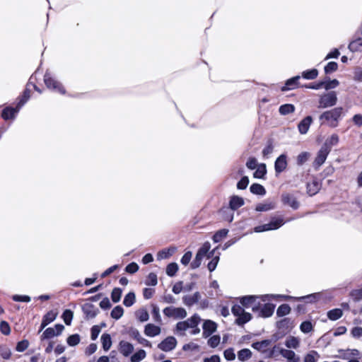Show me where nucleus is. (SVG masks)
<instances>
[{"label":"nucleus","instance_id":"obj_1","mask_svg":"<svg viewBox=\"0 0 362 362\" xmlns=\"http://www.w3.org/2000/svg\"><path fill=\"white\" fill-rule=\"evenodd\" d=\"M344 116V108L337 107L322 112L320 115L319 119L321 125H327L331 128H335L339 125Z\"/></svg>","mask_w":362,"mask_h":362},{"label":"nucleus","instance_id":"obj_31","mask_svg":"<svg viewBox=\"0 0 362 362\" xmlns=\"http://www.w3.org/2000/svg\"><path fill=\"white\" fill-rule=\"evenodd\" d=\"M284 224V219L281 217H274L271 219L270 222L267 223V226L271 228L272 230H276L279 228Z\"/></svg>","mask_w":362,"mask_h":362},{"label":"nucleus","instance_id":"obj_47","mask_svg":"<svg viewBox=\"0 0 362 362\" xmlns=\"http://www.w3.org/2000/svg\"><path fill=\"white\" fill-rule=\"evenodd\" d=\"M318 75V71L316 69L304 71L302 73V76L308 80H313L317 78Z\"/></svg>","mask_w":362,"mask_h":362},{"label":"nucleus","instance_id":"obj_53","mask_svg":"<svg viewBox=\"0 0 362 362\" xmlns=\"http://www.w3.org/2000/svg\"><path fill=\"white\" fill-rule=\"evenodd\" d=\"M122 294V290L120 288H115L111 293V299L114 303L119 302Z\"/></svg>","mask_w":362,"mask_h":362},{"label":"nucleus","instance_id":"obj_13","mask_svg":"<svg viewBox=\"0 0 362 362\" xmlns=\"http://www.w3.org/2000/svg\"><path fill=\"white\" fill-rule=\"evenodd\" d=\"M274 309V304L269 303H265L259 308V310L257 313V317L264 318L269 317L273 315Z\"/></svg>","mask_w":362,"mask_h":362},{"label":"nucleus","instance_id":"obj_39","mask_svg":"<svg viewBox=\"0 0 362 362\" xmlns=\"http://www.w3.org/2000/svg\"><path fill=\"white\" fill-rule=\"evenodd\" d=\"M362 47V37H358L356 40L351 41L349 45V49L351 52H357L361 50Z\"/></svg>","mask_w":362,"mask_h":362},{"label":"nucleus","instance_id":"obj_26","mask_svg":"<svg viewBox=\"0 0 362 362\" xmlns=\"http://www.w3.org/2000/svg\"><path fill=\"white\" fill-rule=\"evenodd\" d=\"M307 192L310 196H313L316 194L320 189V185L316 180H313L312 182H309L307 184Z\"/></svg>","mask_w":362,"mask_h":362},{"label":"nucleus","instance_id":"obj_23","mask_svg":"<svg viewBox=\"0 0 362 362\" xmlns=\"http://www.w3.org/2000/svg\"><path fill=\"white\" fill-rule=\"evenodd\" d=\"M19 110L20 109H18L17 106L15 108L7 107L3 110L1 117L5 120L13 119Z\"/></svg>","mask_w":362,"mask_h":362},{"label":"nucleus","instance_id":"obj_10","mask_svg":"<svg viewBox=\"0 0 362 362\" xmlns=\"http://www.w3.org/2000/svg\"><path fill=\"white\" fill-rule=\"evenodd\" d=\"M219 248V246H217L211 251H209L206 256L207 258H212V259L208 263L207 268L210 272H213L216 269L217 264L219 261V253L216 255V250Z\"/></svg>","mask_w":362,"mask_h":362},{"label":"nucleus","instance_id":"obj_64","mask_svg":"<svg viewBox=\"0 0 362 362\" xmlns=\"http://www.w3.org/2000/svg\"><path fill=\"white\" fill-rule=\"evenodd\" d=\"M354 80L362 82V67L357 66L354 72Z\"/></svg>","mask_w":362,"mask_h":362},{"label":"nucleus","instance_id":"obj_56","mask_svg":"<svg viewBox=\"0 0 362 362\" xmlns=\"http://www.w3.org/2000/svg\"><path fill=\"white\" fill-rule=\"evenodd\" d=\"M80 339L79 334H74L67 338L66 342L70 346H74L80 342Z\"/></svg>","mask_w":362,"mask_h":362},{"label":"nucleus","instance_id":"obj_19","mask_svg":"<svg viewBox=\"0 0 362 362\" xmlns=\"http://www.w3.org/2000/svg\"><path fill=\"white\" fill-rule=\"evenodd\" d=\"M313 122V117L307 116L302 119L298 125V131L300 134H305L308 132L311 123Z\"/></svg>","mask_w":362,"mask_h":362},{"label":"nucleus","instance_id":"obj_52","mask_svg":"<svg viewBox=\"0 0 362 362\" xmlns=\"http://www.w3.org/2000/svg\"><path fill=\"white\" fill-rule=\"evenodd\" d=\"M310 154L308 152H302L298 156L296 159V163L298 165H303L305 163H306Z\"/></svg>","mask_w":362,"mask_h":362},{"label":"nucleus","instance_id":"obj_6","mask_svg":"<svg viewBox=\"0 0 362 362\" xmlns=\"http://www.w3.org/2000/svg\"><path fill=\"white\" fill-rule=\"evenodd\" d=\"M177 344V339L172 336L166 337L158 344V348L163 351L168 352L175 349Z\"/></svg>","mask_w":362,"mask_h":362},{"label":"nucleus","instance_id":"obj_15","mask_svg":"<svg viewBox=\"0 0 362 362\" xmlns=\"http://www.w3.org/2000/svg\"><path fill=\"white\" fill-rule=\"evenodd\" d=\"M272 339H264L261 341L253 342L251 346L254 349L266 355L267 353L268 348L272 344Z\"/></svg>","mask_w":362,"mask_h":362},{"label":"nucleus","instance_id":"obj_11","mask_svg":"<svg viewBox=\"0 0 362 362\" xmlns=\"http://www.w3.org/2000/svg\"><path fill=\"white\" fill-rule=\"evenodd\" d=\"M276 327L282 333H287L293 327V321L289 317H285L276 322Z\"/></svg>","mask_w":362,"mask_h":362},{"label":"nucleus","instance_id":"obj_29","mask_svg":"<svg viewBox=\"0 0 362 362\" xmlns=\"http://www.w3.org/2000/svg\"><path fill=\"white\" fill-rule=\"evenodd\" d=\"M250 190L251 193L257 195H261L264 196L266 194V189L265 188L260 184L258 183H254L252 184L250 187Z\"/></svg>","mask_w":362,"mask_h":362},{"label":"nucleus","instance_id":"obj_36","mask_svg":"<svg viewBox=\"0 0 362 362\" xmlns=\"http://www.w3.org/2000/svg\"><path fill=\"white\" fill-rule=\"evenodd\" d=\"M252 353L249 349H243L238 352V358L240 361H245L252 357Z\"/></svg>","mask_w":362,"mask_h":362},{"label":"nucleus","instance_id":"obj_58","mask_svg":"<svg viewBox=\"0 0 362 362\" xmlns=\"http://www.w3.org/2000/svg\"><path fill=\"white\" fill-rule=\"evenodd\" d=\"M285 345L288 348L296 349L299 346V341L294 337H290L286 339Z\"/></svg>","mask_w":362,"mask_h":362},{"label":"nucleus","instance_id":"obj_57","mask_svg":"<svg viewBox=\"0 0 362 362\" xmlns=\"http://www.w3.org/2000/svg\"><path fill=\"white\" fill-rule=\"evenodd\" d=\"M0 356L4 359H9L11 356V349L8 347H7L6 345H1L0 346Z\"/></svg>","mask_w":362,"mask_h":362},{"label":"nucleus","instance_id":"obj_42","mask_svg":"<svg viewBox=\"0 0 362 362\" xmlns=\"http://www.w3.org/2000/svg\"><path fill=\"white\" fill-rule=\"evenodd\" d=\"M136 301V296L134 292H129L124 298L123 304L126 307H130L134 304Z\"/></svg>","mask_w":362,"mask_h":362},{"label":"nucleus","instance_id":"obj_38","mask_svg":"<svg viewBox=\"0 0 362 362\" xmlns=\"http://www.w3.org/2000/svg\"><path fill=\"white\" fill-rule=\"evenodd\" d=\"M295 106L292 104H284L279 107V112L281 115H286L295 111Z\"/></svg>","mask_w":362,"mask_h":362},{"label":"nucleus","instance_id":"obj_60","mask_svg":"<svg viewBox=\"0 0 362 362\" xmlns=\"http://www.w3.org/2000/svg\"><path fill=\"white\" fill-rule=\"evenodd\" d=\"M300 329L303 333H309L313 330V325L310 321L303 322L300 325Z\"/></svg>","mask_w":362,"mask_h":362},{"label":"nucleus","instance_id":"obj_40","mask_svg":"<svg viewBox=\"0 0 362 362\" xmlns=\"http://www.w3.org/2000/svg\"><path fill=\"white\" fill-rule=\"evenodd\" d=\"M201 321L199 315L197 313L194 314L191 317L188 318L185 322L188 324L189 328H194L198 326Z\"/></svg>","mask_w":362,"mask_h":362},{"label":"nucleus","instance_id":"obj_24","mask_svg":"<svg viewBox=\"0 0 362 362\" xmlns=\"http://www.w3.org/2000/svg\"><path fill=\"white\" fill-rule=\"evenodd\" d=\"M244 205V199L238 196H232L229 202V207L232 211L237 210Z\"/></svg>","mask_w":362,"mask_h":362},{"label":"nucleus","instance_id":"obj_49","mask_svg":"<svg viewBox=\"0 0 362 362\" xmlns=\"http://www.w3.org/2000/svg\"><path fill=\"white\" fill-rule=\"evenodd\" d=\"M62 318L66 325H70L74 317V313L69 309L65 310L62 313Z\"/></svg>","mask_w":362,"mask_h":362},{"label":"nucleus","instance_id":"obj_22","mask_svg":"<svg viewBox=\"0 0 362 362\" xmlns=\"http://www.w3.org/2000/svg\"><path fill=\"white\" fill-rule=\"evenodd\" d=\"M320 293H315L305 296L294 298L290 296H286L287 299L294 298L297 300H304L306 303H315L320 299Z\"/></svg>","mask_w":362,"mask_h":362},{"label":"nucleus","instance_id":"obj_46","mask_svg":"<svg viewBox=\"0 0 362 362\" xmlns=\"http://www.w3.org/2000/svg\"><path fill=\"white\" fill-rule=\"evenodd\" d=\"M267 173L266 165L262 163L258 165L257 169L254 173L253 176L255 178H263Z\"/></svg>","mask_w":362,"mask_h":362},{"label":"nucleus","instance_id":"obj_2","mask_svg":"<svg viewBox=\"0 0 362 362\" xmlns=\"http://www.w3.org/2000/svg\"><path fill=\"white\" fill-rule=\"evenodd\" d=\"M211 248V244L209 242H205L202 246L198 250L195 258L191 262L190 267L194 269L200 267L203 258L206 256Z\"/></svg>","mask_w":362,"mask_h":362},{"label":"nucleus","instance_id":"obj_7","mask_svg":"<svg viewBox=\"0 0 362 362\" xmlns=\"http://www.w3.org/2000/svg\"><path fill=\"white\" fill-rule=\"evenodd\" d=\"M82 311L85 315V319L89 320L96 317L99 313L98 308H97L93 304L86 303L82 305Z\"/></svg>","mask_w":362,"mask_h":362},{"label":"nucleus","instance_id":"obj_4","mask_svg":"<svg viewBox=\"0 0 362 362\" xmlns=\"http://www.w3.org/2000/svg\"><path fill=\"white\" fill-rule=\"evenodd\" d=\"M44 81L48 88L52 89L53 90L61 94H64L66 93L63 86L59 81L52 78L50 73L47 71L44 76Z\"/></svg>","mask_w":362,"mask_h":362},{"label":"nucleus","instance_id":"obj_16","mask_svg":"<svg viewBox=\"0 0 362 362\" xmlns=\"http://www.w3.org/2000/svg\"><path fill=\"white\" fill-rule=\"evenodd\" d=\"M339 141V137L337 134H332L328 137L321 147L324 148L329 152L331 151L332 148L337 146Z\"/></svg>","mask_w":362,"mask_h":362},{"label":"nucleus","instance_id":"obj_34","mask_svg":"<svg viewBox=\"0 0 362 362\" xmlns=\"http://www.w3.org/2000/svg\"><path fill=\"white\" fill-rule=\"evenodd\" d=\"M228 233V230L223 228L216 231L212 237V240L214 243H219L223 238H225Z\"/></svg>","mask_w":362,"mask_h":362},{"label":"nucleus","instance_id":"obj_43","mask_svg":"<svg viewBox=\"0 0 362 362\" xmlns=\"http://www.w3.org/2000/svg\"><path fill=\"white\" fill-rule=\"evenodd\" d=\"M188 327V324L185 321H180L178 322L175 327V332L178 333L180 336H185V331H186Z\"/></svg>","mask_w":362,"mask_h":362},{"label":"nucleus","instance_id":"obj_59","mask_svg":"<svg viewBox=\"0 0 362 362\" xmlns=\"http://www.w3.org/2000/svg\"><path fill=\"white\" fill-rule=\"evenodd\" d=\"M338 69V64L335 62H330L325 66V72L326 74L334 72Z\"/></svg>","mask_w":362,"mask_h":362},{"label":"nucleus","instance_id":"obj_14","mask_svg":"<svg viewBox=\"0 0 362 362\" xmlns=\"http://www.w3.org/2000/svg\"><path fill=\"white\" fill-rule=\"evenodd\" d=\"M217 328V325L212 320H206L204 322L202 329H203V337L204 338H207L211 336L214 332H216Z\"/></svg>","mask_w":362,"mask_h":362},{"label":"nucleus","instance_id":"obj_63","mask_svg":"<svg viewBox=\"0 0 362 362\" xmlns=\"http://www.w3.org/2000/svg\"><path fill=\"white\" fill-rule=\"evenodd\" d=\"M220 337L218 335H214L208 340V345L211 348H216L220 343Z\"/></svg>","mask_w":362,"mask_h":362},{"label":"nucleus","instance_id":"obj_51","mask_svg":"<svg viewBox=\"0 0 362 362\" xmlns=\"http://www.w3.org/2000/svg\"><path fill=\"white\" fill-rule=\"evenodd\" d=\"M54 336H57L55 334L54 329L52 327H48L44 331V332L42 333V334L40 337V339L42 341L45 339H52Z\"/></svg>","mask_w":362,"mask_h":362},{"label":"nucleus","instance_id":"obj_62","mask_svg":"<svg viewBox=\"0 0 362 362\" xmlns=\"http://www.w3.org/2000/svg\"><path fill=\"white\" fill-rule=\"evenodd\" d=\"M316 357H319V354L315 351H311L304 357V362H317Z\"/></svg>","mask_w":362,"mask_h":362},{"label":"nucleus","instance_id":"obj_8","mask_svg":"<svg viewBox=\"0 0 362 362\" xmlns=\"http://www.w3.org/2000/svg\"><path fill=\"white\" fill-rule=\"evenodd\" d=\"M328 151L321 147L317 152V156L313 161V167L315 170H318L319 168L325 162L329 153Z\"/></svg>","mask_w":362,"mask_h":362},{"label":"nucleus","instance_id":"obj_5","mask_svg":"<svg viewBox=\"0 0 362 362\" xmlns=\"http://www.w3.org/2000/svg\"><path fill=\"white\" fill-rule=\"evenodd\" d=\"M163 314L168 317L183 319L187 316V312L183 308L167 307L163 310Z\"/></svg>","mask_w":362,"mask_h":362},{"label":"nucleus","instance_id":"obj_9","mask_svg":"<svg viewBox=\"0 0 362 362\" xmlns=\"http://www.w3.org/2000/svg\"><path fill=\"white\" fill-rule=\"evenodd\" d=\"M281 202L284 205L289 206L294 210L298 209L300 206L296 198L288 193H284L281 194Z\"/></svg>","mask_w":362,"mask_h":362},{"label":"nucleus","instance_id":"obj_25","mask_svg":"<svg viewBox=\"0 0 362 362\" xmlns=\"http://www.w3.org/2000/svg\"><path fill=\"white\" fill-rule=\"evenodd\" d=\"M133 351L134 346L132 344L124 341H121L119 342V351L124 356H128L133 352Z\"/></svg>","mask_w":362,"mask_h":362},{"label":"nucleus","instance_id":"obj_21","mask_svg":"<svg viewBox=\"0 0 362 362\" xmlns=\"http://www.w3.org/2000/svg\"><path fill=\"white\" fill-rule=\"evenodd\" d=\"M160 333V327L153 324L149 323L145 326L144 334L149 337H156Z\"/></svg>","mask_w":362,"mask_h":362},{"label":"nucleus","instance_id":"obj_18","mask_svg":"<svg viewBox=\"0 0 362 362\" xmlns=\"http://www.w3.org/2000/svg\"><path fill=\"white\" fill-rule=\"evenodd\" d=\"M201 299V294L197 291L192 296H185L182 298L184 304L188 307L192 306L194 304L197 303Z\"/></svg>","mask_w":362,"mask_h":362},{"label":"nucleus","instance_id":"obj_45","mask_svg":"<svg viewBox=\"0 0 362 362\" xmlns=\"http://www.w3.org/2000/svg\"><path fill=\"white\" fill-rule=\"evenodd\" d=\"M255 300V296H245L240 298V303L245 308H250L254 303Z\"/></svg>","mask_w":362,"mask_h":362},{"label":"nucleus","instance_id":"obj_12","mask_svg":"<svg viewBox=\"0 0 362 362\" xmlns=\"http://www.w3.org/2000/svg\"><path fill=\"white\" fill-rule=\"evenodd\" d=\"M287 165V156L286 154L280 155L274 163L275 173L280 174L286 169Z\"/></svg>","mask_w":362,"mask_h":362},{"label":"nucleus","instance_id":"obj_55","mask_svg":"<svg viewBox=\"0 0 362 362\" xmlns=\"http://www.w3.org/2000/svg\"><path fill=\"white\" fill-rule=\"evenodd\" d=\"M57 315H58L57 312L54 311V310H50V311L47 312L43 316L42 320L44 321H45L46 322H47L48 324H49L56 319Z\"/></svg>","mask_w":362,"mask_h":362},{"label":"nucleus","instance_id":"obj_17","mask_svg":"<svg viewBox=\"0 0 362 362\" xmlns=\"http://www.w3.org/2000/svg\"><path fill=\"white\" fill-rule=\"evenodd\" d=\"M279 352L283 357L287 359L288 362H300V357L293 351L281 349Z\"/></svg>","mask_w":362,"mask_h":362},{"label":"nucleus","instance_id":"obj_30","mask_svg":"<svg viewBox=\"0 0 362 362\" xmlns=\"http://www.w3.org/2000/svg\"><path fill=\"white\" fill-rule=\"evenodd\" d=\"M274 203L266 201L264 203L258 204L255 207V210L257 211H267L274 209Z\"/></svg>","mask_w":362,"mask_h":362},{"label":"nucleus","instance_id":"obj_37","mask_svg":"<svg viewBox=\"0 0 362 362\" xmlns=\"http://www.w3.org/2000/svg\"><path fill=\"white\" fill-rule=\"evenodd\" d=\"M101 342L103 349L107 351L112 346V339L109 334H103L101 336Z\"/></svg>","mask_w":362,"mask_h":362},{"label":"nucleus","instance_id":"obj_28","mask_svg":"<svg viewBox=\"0 0 362 362\" xmlns=\"http://www.w3.org/2000/svg\"><path fill=\"white\" fill-rule=\"evenodd\" d=\"M320 83H324L322 88L325 90H330L336 88L339 86V82L337 79L330 80L329 77H325L324 81H320Z\"/></svg>","mask_w":362,"mask_h":362},{"label":"nucleus","instance_id":"obj_50","mask_svg":"<svg viewBox=\"0 0 362 362\" xmlns=\"http://www.w3.org/2000/svg\"><path fill=\"white\" fill-rule=\"evenodd\" d=\"M178 271V265L175 262L170 263L166 267V274L169 276H174Z\"/></svg>","mask_w":362,"mask_h":362},{"label":"nucleus","instance_id":"obj_44","mask_svg":"<svg viewBox=\"0 0 362 362\" xmlns=\"http://www.w3.org/2000/svg\"><path fill=\"white\" fill-rule=\"evenodd\" d=\"M123 314H124L123 308L121 305H117L112 310V311L110 313V316L113 319L119 320L122 317Z\"/></svg>","mask_w":362,"mask_h":362},{"label":"nucleus","instance_id":"obj_48","mask_svg":"<svg viewBox=\"0 0 362 362\" xmlns=\"http://www.w3.org/2000/svg\"><path fill=\"white\" fill-rule=\"evenodd\" d=\"M146 356V351L143 349H140L131 356V362H140Z\"/></svg>","mask_w":362,"mask_h":362},{"label":"nucleus","instance_id":"obj_41","mask_svg":"<svg viewBox=\"0 0 362 362\" xmlns=\"http://www.w3.org/2000/svg\"><path fill=\"white\" fill-rule=\"evenodd\" d=\"M291 312V307L288 304H281L279 306L276 310V315L278 317H284L287 315Z\"/></svg>","mask_w":362,"mask_h":362},{"label":"nucleus","instance_id":"obj_33","mask_svg":"<svg viewBox=\"0 0 362 362\" xmlns=\"http://www.w3.org/2000/svg\"><path fill=\"white\" fill-rule=\"evenodd\" d=\"M252 319V315L249 313L243 312L238 318L235 320V323L238 325H243L248 322Z\"/></svg>","mask_w":362,"mask_h":362},{"label":"nucleus","instance_id":"obj_3","mask_svg":"<svg viewBox=\"0 0 362 362\" xmlns=\"http://www.w3.org/2000/svg\"><path fill=\"white\" fill-rule=\"evenodd\" d=\"M337 103V96L335 91H329L322 95L319 99V107L327 108L334 106Z\"/></svg>","mask_w":362,"mask_h":362},{"label":"nucleus","instance_id":"obj_61","mask_svg":"<svg viewBox=\"0 0 362 362\" xmlns=\"http://www.w3.org/2000/svg\"><path fill=\"white\" fill-rule=\"evenodd\" d=\"M158 283L157 275L155 273H150L145 281L147 286H156Z\"/></svg>","mask_w":362,"mask_h":362},{"label":"nucleus","instance_id":"obj_20","mask_svg":"<svg viewBox=\"0 0 362 362\" xmlns=\"http://www.w3.org/2000/svg\"><path fill=\"white\" fill-rule=\"evenodd\" d=\"M300 78V76H296L293 78L288 79L286 81L285 85L283 87H281V90L286 91V90H293V89H295L296 88L299 87L298 81H299Z\"/></svg>","mask_w":362,"mask_h":362},{"label":"nucleus","instance_id":"obj_35","mask_svg":"<svg viewBox=\"0 0 362 362\" xmlns=\"http://www.w3.org/2000/svg\"><path fill=\"white\" fill-rule=\"evenodd\" d=\"M30 90L28 89V88H26L24 90L23 95L19 98V101L17 104V107L18 109H21L28 100V99L30 98Z\"/></svg>","mask_w":362,"mask_h":362},{"label":"nucleus","instance_id":"obj_27","mask_svg":"<svg viewBox=\"0 0 362 362\" xmlns=\"http://www.w3.org/2000/svg\"><path fill=\"white\" fill-rule=\"evenodd\" d=\"M177 248L175 247H171L168 249H163L158 252V259H168L170 256H172L175 252L176 251Z\"/></svg>","mask_w":362,"mask_h":362},{"label":"nucleus","instance_id":"obj_54","mask_svg":"<svg viewBox=\"0 0 362 362\" xmlns=\"http://www.w3.org/2000/svg\"><path fill=\"white\" fill-rule=\"evenodd\" d=\"M136 315L138 318V320L141 322H146L148 320L149 315L146 310L145 309H140L136 313Z\"/></svg>","mask_w":362,"mask_h":362},{"label":"nucleus","instance_id":"obj_32","mask_svg":"<svg viewBox=\"0 0 362 362\" xmlns=\"http://www.w3.org/2000/svg\"><path fill=\"white\" fill-rule=\"evenodd\" d=\"M343 311L340 308L332 309L327 312V317L332 321L337 320L341 317Z\"/></svg>","mask_w":362,"mask_h":362}]
</instances>
